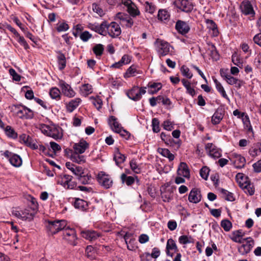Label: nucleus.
<instances>
[{
  "label": "nucleus",
  "instance_id": "nucleus-1",
  "mask_svg": "<svg viewBox=\"0 0 261 261\" xmlns=\"http://www.w3.org/2000/svg\"><path fill=\"white\" fill-rule=\"evenodd\" d=\"M67 225V222L64 220L48 221L46 222V227L49 235H54L63 230Z\"/></svg>",
  "mask_w": 261,
  "mask_h": 261
},
{
  "label": "nucleus",
  "instance_id": "nucleus-2",
  "mask_svg": "<svg viewBox=\"0 0 261 261\" xmlns=\"http://www.w3.org/2000/svg\"><path fill=\"white\" fill-rule=\"evenodd\" d=\"M154 44L156 51L160 57H164L168 54L172 55L173 47L167 42L157 39Z\"/></svg>",
  "mask_w": 261,
  "mask_h": 261
},
{
  "label": "nucleus",
  "instance_id": "nucleus-3",
  "mask_svg": "<svg viewBox=\"0 0 261 261\" xmlns=\"http://www.w3.org/2000/svg\"><path fill=\"white\" fill-rule=\"evenodd\" d=\"M106 36L109 35L112 38H116L121 34V28L116 22L113 21L109 23L106 21Z\"/></svg>",
  "mask_w": 261,
  "mask_h": 261
},
{
  "label": "nucleus",
  "instance_id": "nucleus-4",
  "mask_svg": "<svg viewBox=\"0 0 261 261\" xmlns=\"http://www.w3.org/2000/svg\"><path fill=\"white\" fill-rule=\"evenodd\" d=\"M2 154L9 159L10 163L13 166L19 167L21 166L22 160L19 155L16 154H13L8 150H6L2 153Z\"/></svg>",
  "mask_w": 261,
  "mask_h": 261
},
{
  "label": "nucleus",
  "instance_id": "nucleus-5",
  "mask_svg": "<svg viewBox=\"0 0 261 261\" xmlns=\"http://www.w3.org/2000/svg\"><path fill=\"white\" fill-rule=\"evenodd\" d=\"M97 180L99 184L106 189L110 188L113 185V180L111 177L102 171L98 174Z\"/></svg>",
  "mask_w": 261,
  "mask_h": 261
},
{
  "label": "nucleus",
  "instance_id": "nucleus-6",
  "mask_svg": "<svg viewBox=\"0 0 261 261\" xmlns=\"http://www.w3.org/2000/svg\"><path fill=\"white\" fill-rule=\"evenodd\" d=\"M106 21H103L100 24L97 23H89L88 25V28L102 36H106Z\"/></svg>",
  "mask_w": 261,
  "mask_h": 261
},
{
  "label": "nucleus",
  "instance_id": "nucleus-7",
  "mask_svg": "<svg viewBox=\"0 0 261 261\" xmlns=\"http://www.w3.org/2000/svg\"><path fill=\"white\" fill-rule=\"evenodd\" d=\"M244 243L239 248V251L242 254L249 252L254 245V241L251 238L244 239Z\"/></svg>",
  "mask_w": 261,
  "mask_h": 261
},
{
  "label": "nucleus",
  "instance_id": "nucleus-8",
  "mask_svg": "<svg viewBox=\"0 0 261 261\" xmlns=\"http://www.w3.org/2000/svg\"><path fill=\"white\" fill-rule=\"evenodd\" d=\"M230 160L237 168H241L244 167L246 160L244 157L240 154L233 153L230 155Z\"/></svg>",
  "mask_w": 261,
  "mask_h": 261
},
{
  "label": "nucleus",
  "instance_id": "nucleus-9",
  "mask_svg": "<svg viewBox=\"0 0 261 261\" xmlns=\"http://www.w3.org/2000/svg\"><path fill=\"white\" fill-rule=\"evenodd\" d=\"M59 86L61 89L62 93L66 96L71 98L75 95V92L71 88L70 85L67 84L63 81L59 82Z\"/></svg>",
  "mask_w": 261,
  "mask_h": 261
},
{
  "label": "nucleus",
  "instance_id": "nucleus-10",
  "mask_svg": "<svg viewBox=\"0 0 261 261\" xmlns=\"http://www.w3.org/2000/svg\"><path fill=\"white\" fill-rule=\"evenodd\" d=\"M175 3L177 7L182 11L189 13L193 9V5L188 0H176Z\"/></svg>",
  "mask_w": 261,
  "mask_h": 261
},
{
  "label": "nucleus",
  "instance_id": "nucleus-11",
  "mask_svg": "<svg viewBox=\"0 0 261 261\" xmlns=\"http://www.w3.org/2000/svg\"><path fill=\"white\" fill-rule=\"evenodd\" d=\"M208 155L214 159H218L221 156V151L212 143H207L205 146Z\"/></svg>",
  "mask_w": 261,
  "mask_h": 261
},
{
  "label": "nucleus",
  "instance_id": "nucleus-12",
  "mask_svg": "<svg viewBox=\"0 0 261 261\" xmlns=\"http://www.w3.org/2000/svg\"><path fill=\"white\" fill-rule=\"evenodd\" d=\"M64 239L70 243L74 245L75 241L76 240V233L74 229L68 227H65L63 229Z\"/></svg>",
  "mask_w": 261,
  "mask_h": 261
},
{
  "label": "nucleus",
  "instance_id": "nucleus-13",
  "mask_svg": "<svg viewBox=\"0 0 261 261\" xmlns=\"http://www.w3.org/2000/svg\"><path fill=\"white\" fill-rule=\"evenodd\" d=\"M66 167L74 174L76 178L85 173V169L82 167L76 166L70 162L66 163Z\"/></svg>",
  "mask_w": 261,
  "mask_h": 261
},
{
  "label": "nucleus",
  "instance_id": "nucleus-14",
  "mask_svg": "<svg viewBox=\"0 0 261 261\" xmlns=\"http://www.w3.org/2000/svg\"><path fill=\"white\" fill-rule=\"evenodd\" d=\"M201 194L200 190L197 188L192 189L189 195V201L193 203H197L201 201Z\"/></svg>",
  "mask_w": 261,
  "mask_h": 261
},
{
  "label": "nucleus",
  "instance_id": "nucleus-15",
  "mask_svg": "<svg viewBox=\"0 0 261 261\" xmlns=\"http://www.w3.org/2000/svg\"><path fill=\"white\" fill-rule=\"evenodd\" d=\"M44 129L47 136L52 137L57 140L61 139L62 137V134L59 132V129L54 126H45Z\"/></svg>",
  "mask_w": 261,
  "mask_h": 261
},
{
  "label": "nucleus",
  "instance_id": "nucleus-16",
  "mask_svg": "<svg viewBox=\"0 0 261 261\" xmlns=\"http://www.w3.org/2000/svg\"><path fill=\"white\" fill-rule=\"evenodd\" d=\"M240 8L242 13L245 15H251L253 16L255 14L251 4L250 2L248 1H243L240 5Z\"/></svg>",
  "mask_w": 261,
  "mask_h": 261
},
{
  "label": "nucleus",
  "instance_id": "nucleus-17",
  "mask_svg": "<svg viewBox=\"0 0 261 261\" xmlns=\"http://www.w3.org/2000/svg\"><path fill=\"white\" fill-rule=\"evenodd\" d=\"M82 237L90 241L97 240L101 236V233L94 230H86L82 232Z\"/></svg>",
  "mask_w": 261,
  "mask_h": 261
},
{
  "label": "nucleus",
  "instance_id": "nucleus-18",
  "mask_svg": "<svg viewBox=\"0 0 261 261\" xmlns=\"http://www.w3.org/2000/svg\"><path fill=\"white\" fill-rule=\"evenodd\" d=\"M175 28L177 32L182 35L186 34L190 30L189 24L187 22L180 20L176 22Z\"/></svg>",
  "mask_w": 261,
  "mask_h": 261
},
{
  "label": "nucleus",
  "instance_id": "nucleus-19",
  "mask_svg": "<svg viewBox=\"0 0 261 261\" xmlns=\"http://www.w3.org/2000/svg\"><path fill=\"white\" fill-rule=\"evenodd\" d=\"M89 147V144L84 140H81L79 142L75 143L73 148L75 152L83 153Z\"/></svg>",
  "mask_w": 261,
  "mask_h": 261
},
{
  "label": "nucleus",
  "instance_id": "nucleus-20",
  "mask_svg": "<svg viewBox=\"0 0 261 261\" xmlns=\"http://www.w3.org/2000/svg\"><path fill=\"white\" fill-rule=\"evenodd\" d=\"M177 174L186 178L190 177L189 169L186 163L184 162L180 163L177 170Z\"/></svg>",
  "mask_w": 261,
  "mask_h": 261
},
{
  "label": "nucleus",
  "instance_id": "nucleus-21",
  "mask_svg": "<svg viewBox=\"0 0 261 261\" xmlns=\"http://www.w3.org/2000/svg\"><path fill=\"white\" fill-rule=\"evenodd\" d=\"M108 123L111 129L116 133H117L122 127L117 121V119L113 116H111L109 118Z\"/></svg>",
  "mask_w": 261,
  "mask_h": 261
},
{
  "label": "nucleus",
  "instance_id": "nucleus-22",
  "mask_svg": "<svg viewBox=\"0 0 261 261\" xmlns=\"http://www.w3.org/2000/svg\"><path fill=\"white\" fill-rule=\"evenodd\" d=\"M19 140L21 143H23L33 149H36V144L32 142V138L26 134H22L19 136Z\"/></svg>",
  "mask_w": 261,
  "mask_h": 261
},
{
  "label": "nucleus",
  "instance_id": "nucleus-23",
  "mask_svg": "<svg viewBox=\"0 0 261 261\" xmlns=\"http://www.w3.org/2000/svg\"><path fill=\"white\" fill-rule=\"evenodd\" d=\"M139 94L140 92L138 87H134L127 92V96L134 101H138L141 99Z\"/></svg>",
  "mask_w": 261,
  "mask_h": 261
},
{
  "label": "nucleus",
  "instance_id": "nucleus-24",
  "mask_svg": "<svg viewBox=\"0 0 261 261\" xmlns=\"http://www.w3.org/2000/svg\"><path fill=\"white\" fill-rule=\"evenodd\" d=\"M81 101L82 100L80 98L72 99L66 104L67 111L69 113L73 112L79 106Z\"/></svg>",
  "mask_w": 261,
  "mask_h": 261
},
{
  "label": "nucleus",
  "instance_id": "nucleus-25",
  "mask_svg": "<svg viewBox=\"0 0 261 261\" xmlns=\"http://www.w3.org/2000/svg\"><path fill=\"white\" fill-rule=\"evenodd\" d=\"M207 53L210 56H211L213 59L216 61L219 60V55L215 46L214 44L212 43L207 44Z\"/></svg>",
  "mask_w": 261,
  "mask_h": 261
},
{
  "label": "nucleus",
  "instance_id": "nucleus-26",
  "mask_svg": "<svg viewBox=\"0 0 261 261\" xmlns=\"http://www.w3.org/2000/svg\"><path fill=\"white\" fill-rule=\"evenodd\" d=\"M225 81L229 85H234L235 87L237 88H240L244 84L242 81L236 79L230 75L226 76Z\"/></svg>",
  "mask_w": 261,
  "mask_h": 261
},
{
  "label": "nucleus",
  "instance_id": "nucleus-27",
  "mask_svg": "<svg viewBox=\"0 0 261 261\" xmlns=\"http://www.w3.org/2000/svg\"><path fill=\"white\" fill-rule=\"evenodd\" d=\"M58 55L57 56V61L59 65V69L61 70L64 69L66 66V60L64 54L61 51L57 52Z\"/></svg>",
  "mask_w": 261,
  "mask_h": 261
},
{
  "label": "nucleus",
  "instance_id": "nucleus-28",
  "mask_svg": "<svg viewBox=\"0 0 261 261\" xmlns=\"http://www.w3.org/2000/svg\"><path fill=\"white\" fill-rule=\"evenodd\" d=\"M140 73V72L137 69V67L135 65H133L127 69L126 71L124 74V77L125 79H127L132 76H135Z\"/></svg>",
  "mask_w": 261,
  "mask_h": 261
},
{
  "label": "nucleus",
  "instance_id": "nucleus-29",
  "mask_svg": "<svg viewBox=\"0 0 261 261\" xmlns=\"http://www.w3.org/2000/svg\"><path fill=\"white\" fill-rule=\"evenodd\" d=\"M80 153L75 152L71 153L70 159L74 163L81 164L86 162L85 156L83 155H81Z\"/></svg>",
  "mask_w": 261,
  "mask_h": 261
},
{
  "label": "nucleus",
  "instance_id": "nucleus-30",
  "mask_svg": "<svg viewBox=\"0 0 261 261\" xmlns=\"http://www.w3.org/2000/svg\"><path fill=\"white\" fill-rule=\"evenodd\" d=\"M241 188L244 190L246 194L250 196H252L254 194L255 188L253 184L251 183L250 181L246 182V184Z\"/></svg>",
  "mask_w": 261,
  "mask_h": 261
},
{
  "label": "nucleus",
  "instance_id": "nucleus-31",
  "mask_svg": "<svg viewBox=\"0 0 261 261\" xmlns=\"http://www.w3.org/2000/svg\"><path fill=\"white\" fill-rule=\"evenodd\" d=\"M79 183L83 185H88L91 182L92 177L90 174L85 172L84 174L81 175L79 177H77Z\"/></svg>",
  "mask_w": 261,
  "mask_h": 261
},
{
  "label": "nucleus",
  "instance_id": "nucleus-32",
  "mask_svg": "<svg viewBox=\"0 0 261 261\" xmlns=\"http://www.w3.org/2000/svg\"><path fill=\"white\" fill-rule=\"evenodd\" d=\"M223 117V114L222 110L218 109L212 117V122L214 124H219Z\"/></svg>",
  "mask_w": 261,
  "mask_h": 261
},
{
  "label": "nucleus",
  "instance_id": "nucleus-33",
  "mask_svg": "<svg viewBox=\"0 0 261 261\" xmlns=\"http://www.w3.org/2000/svg\"><path fill=\"white\" fill-rule=\"evenodd\" d=\"M114 160L115 161L116 164L119 166L120 164L123 163L126 159L124 154H122L119 150L117 149L114 154Z\"/></svg>",
  "mask_w": 261,
  "mask_h": 261
},
{
  "label": "nucleus",
  "instance_id": "nucleus-34",
  "mask_svg": "<svg viewBox=\"0 0 261 261\" xmlns=\"http://www.w3.org/2000/svg\"><path fill=\"white\" fill-rule=\"evenodd\" d=\"M74 206L82 211H86L88 208V202L83 199L76 198L74 201Z\"/></svg>",
  "mask_w": 261,
  "mask_h": 261
},
{
  "label": "nucleus",
  "instance_id": "nucleus-35",
  "mask_svg": "<svg viewBox=\"0 0 261 261\" xmlns=\"http://www.w3.org/2000/svg\"><path fill=\"white\" fill-rule=\"evenodd\" d=\"M148 87L149 88L148 92L150 94H154L162 88V85L160 83H149Z\"/></svg>",
  "mask_w": 261,
  "mask_h": 261
},
{
  "label": "nucleus",
  "instance_id": "nucleus-36",
  "mask_svg": "<svg viewBox=\"0 0 261 261\" xmlns=\"http://www.w3.org/2000/svg\"><path fill=\"white\" fill-rule=\"evenodd\" d=\"M170 250H173L174 251L177 250L175 242L172 239H170L167 241L166 245V253L168 255L172 256V254H170Z\"/></svg>",
  "mask_w": 261,
  "mask_h": 261
},
{
  "label": "nucleus",
  "instance_id": "nucleus-37",
  "mask_svg": "<svg viewBox=\"0 0 261 261\" xmlns=\"http://www.w3.org/2000/svg\"><path fill=\"white\" fill-rule=\"evenodd\" d=\"M236 179L240 187L250 181L247 176L241 173H239L236 175Z\"/></svg>",
  "mask_w": 261,
  "mask_h": 261
},
{
  "label": "nucleus",
  "instance_id": "nucleus-38",
  "mask_svg": "<svg viewBox=\"0 0 261 261\" xmlns=\"http://www.w3.org/2000/svg\"><path fill=\"white\" fill-rule=\"evenodd\" d=\"M80 91L82 95L87 96L92 93V87L89 84H85L81 86Z\"/></svg>",
  "mask_w": 261,
  "mask_h": 261
},
{
  "label": "nucleus",
  "instance_id": "nucleus-39",
  "mask_svg": "<svg viewBox=\"0 0 261 261\" xmlns=\"http://www.w3.org/2000/svg\"><path fill=\"white\" fill-rule=\"evenodd\" d=\"M213 81L216 85L217 90L221 93L224 98L229 100V98L221 84L215 77H213Z\"/></svg>",
  "mask_w": 261,
  "mask_h": 261
},
{
  "label": "nucleus",
  "instance_id": "nucleus-40",
  "mask_svg": "<svg viewBox=\"0 0 261 261\" xmlns=\"http://www.w3.org/2000/svg\"><path fill=\"white\" fill-rule=\"evenodd\" d=\"M181 82L187 90V93L193 97L195 94V90L191 87V83L186 79L181 80Z\"/></svg>",
  "mask_w": 261,
  "mask_h": 261
},
{
  "label": "nucleus",
  "instance_id": "nucleus-41",
  "mask_svg": "<svg viewBox=\"0 0 261 261\" xmlns=\"http://www.w3.org/2000/svg\"><path fill=\"white\" fill-rule=\"evenodd\" d=\"M25 106H14V111H16L15 114L20 118H24Z\"/></svg>",
  "mask_w": 261,
  "mask_h": 261
},
{
  "label": "nucleus",
  "instance_id": "nucleus-42",
  "mask_svg": "<svg viewBox=\"0 0 261 261\" xmlns=\"http://www.w3.org/2000/svg\"><path fill=\"white\" fill-rule=\"evenodd\" d=\"M127 12L130 16L134 17L140 14L138 8L134 3L127 8Z\"/></svg>",
  "mask_w": 261,
  "mask_h": 261
},
{
  "label": "nucleus",
  "instance_id": "nucleus-43",
  "mask_svg": "<svg viewBox=\"0 0 261 261\" xmlns=\"http://www.w3.org/2000/svg\"><path fill=\"white\" fill-rule=\"evenodd\" d=\"M160 254V251L157 248H154L152 249L151 254H150L149 253H145L144 254L141 256V261H144V257H147L151 255V256L153 258H157Z\"/></svg>",
  "mask_w": 261,
  "mask_h": 261
},
{
  "label": "nucleus",
  "instance_id": "nucleus-44",
  "mask_svg": "<svg viewBox=\"0 0 261 261\" xmlns=\"http://www.w3.org/2000/svg\"><path fill=\"white\" fill-rule=\"evenodd\" d=\"M206 22L207 24V27L213 31V35L216 36H218L219 33L215 22L210 19H207Z\"/></svg>",
  "mask_w": 261,
  "mask_h": 261
},
{
  "label": "nucleus",
  "instance_id": "nucleus-45",
  "mask_svg": "<svg viewBox=\"0 0 261 261\" xmlns=\"http://www.w3.org/2000/svg\"><path fill=\"white\" fill-rule=\"evenodd\" d=\"M5 132L9 138L16 139L17 137V133L11 126H7L5 128Z\"/></svg>",
  "mask_w": 261,
  "mask_h": 261
},
{
  "label": "nucleus",
  "instance_id": "nucleus-46",
  "mask_svg": "<svg viewBox=\"0 0 261 261\" xmlns=\"http://www.w3.org/2000/svg\"><path fill=\"white\" fill-rule=\"evenodd\" d=\"M159 152L164 157L167 158L170 161H172L174 159V155L168 149L161 148L159 149Z\"/></svg>",
  "mask_w": 261,
  "mask_h": 261
},
{
  "label": "nucleus",
  "instance_id": "nucleus-47",
  "mask_svg": "<svg viewBox=\"0 0 261 261\" xmlns=\"http://www.w3.org/2000/svg\"><path fill=\"white\" fill-rule=\"evenodd\" d=\"M70 179H72V176L71 175L65 174L63 176H61V177L58 180V184L63 186L65 188H66L68 181Z\"/></svg>",
  "mask_w": 261,
  "mask_h": 261
},
{
  "label": "nucleus",
  "instance_id": "nucleus-48",
  "mask_svg": "<svg viewBox=\"0 0 261 261\" xmlns=\"http://www.w3.org/2000/svg\"><path fill=\"white\" fill-rule=\"evenodd\" d=\"M121 179L123 183L125 182L127 186H130L135 182V178L132 176H127L126 174L123 173L121 175Z\"/></svg>",
  "mask_w": 261,
  "mask_h": 261
},
{
  "label": "nucleus",
  "instance_id": "nucleus-49",
  "mask_svg": "<svg viewBox=\"0 0 261 261\" xmlns=\"http://www.w3.org/2000/svg\"><path fill=\"white\" fill-rule=\"evenodd\" d=\"M93 51L97 57H100L103 54L104 46L101 44H97L93 47Z\"/></svg>",
  "mask_w": 261,
  "mask_h": 261
},
{
  "label": "nucleus",
  "instance_id": "nucleus-50",
  "mask_svg": "<svg viewBox=\"0 0 261 261\" xmlns=\"http://www.w3.org/2000/svg\"><path fill=\"white\" fill-rule=\"evenodd\" d=\"M33 218V215L29 212V210L21 211V219L22 220L31 221Z\"/></svg>",
  "mask_w": 261,
  "mask_h": 261
},
{
  "label": "nucleus",
  "instance_id": "nucleus-51",
  "mask_svg": "<svg viewBox=\"0 0 261 261\" xmlns=\"http://www.w3.org/2000/svg\"><path fill=\"white\" fill-rule=\"evenodd\" d=\"M49 95L53 99H59L60 98V91L57 88H52L50 90Z\"/></svg>",
  "mask_w": 261,
  "mask_h": 261
},
{
  "label": "nucleus",
  "instance_id": "nucleus-52",
  "mask_svg": "<svg viewBox=\"0 0 261 261\" xmlns=\"http://www.w3.org/2000/svg\"><path fill=\"white\" fill-rule=\"evenodd\" d=\"M221 193L223 194L225 199L226 200L233 201L234 200V198L233 196L232 193L227 191V190L222 189L221 190Z\"/></svg>",
  "mask_w": 261,
  "mask_h": 261
},
{
  "label": "nucleus",
  "instance_id": "nucleus-53",
  "mask_svg": "<svg viewBox=\"0 0 261 261\" xmlns=\"http://www.w3.org/2000/svg\"><path fill=\"white\" fill-rule=\"evenodd\" d=\"M158 18L161 20H165L170 16L169 13L165 10H160L158 12Z\"/></svg>",
  "mask_w": 261,
  "mask_h": 261
},
{
  "label": "nucleus",
  "instance_id": "nucleus-54",
  "mask_svg": "<svg viewBox=\"0 0 261 261\" xmlns=\"http://www.w3.org/2000/svg\"><path fill=\"white\" fill-rule=\"evenodd\" d=\"M241 117L244 125L248 130L252 129L251 123L248 116L245 115L244 113L241 114Z\"/></svg>",
  "mask_w": 261,
  "mask_h": 261
},
{
  "label": "nucleus",
  "instance_id": "nucleus-55",
  "mask_svg": "<svg viewBox=\"0 0 261 261\" xmlns=\"http://www.w3.org/2000/svg\"><path fill=\"white\" fill-rule=\"evenodd\" d=\"M145 5V10L147 12H148L150 14H153L155 12L156 10V7L155 5H153L152 3L146 2Z\"/></svg>",
  "mask_w": 261,
  "mask_h": 261
},
{
  "label": "nucleus",
  "instance_id": "nucleus-56",
  "mask_svg": "<svg viewBox=\"0 0 261 261\" xmlns=\"http://www.w3.org/2000/svg\"><path fill=\"white\" fill-rule=\"evenodd\" d=\"M221 226L224 230L228 231L231 229L232 227V224L230 221L225 219L221 221Z\"/></svg>",
  "mask_w": 261,
  "mask_h": 261
},
{
  "label": "nucleus",
  "instance_id": "nucleus-57",
  "mask_svg": "<svg viewBox=\"0 0 261 261\" xmlns=\"http://www.w3.org/2000/svg\"><path fill=\"white\" fill-rule=\"evenodd\" d=\"M181 72L184 76L188 79H191L193 76L192 73L190 71L189 68L185 65L181 67Z\"/></svg>",
  "mask_w": 261,
  "mask_h": 261
},
{
  "label": "nucleus",
  "instance_id": "nucleus-58",
  "mask_svg": "<svg viewBox=\"0 0 261 261\" xmlns=\"http://www.w3.org/2000/svg\"><path fill=\"white\" fill-rule=\"evenodd\" d=\"M132 170L136 173H139L141 172L140 168L138 167L136 161L132 160L129 163Z\"/></svg>",
  "mask_w": 261,
  "mask_h": 261
},
{
  "label": "nucleus",
  "instance_id": "nucleus-59",
  "mask_svg": "<svg viewBox=\"0 0 261 261\" xmlns=\"http://www.w3.org/2000/svg\"><path fill=\"white\" fill-rule=\"evenodd\" d=\"M92 37V34L87 31L82 32L80 35V39L84 42H87Z\"/></svg>",
  "mask_w": 261,
  "mask_h": 261
},
{
  "label": "nucleus",
  "instance_id": "nucleus-60",
  "mask_svg": "<svg viewBox=\"0 0 261 261\" xmlns=\"http://www.w3.org/2000/svg\"><path fill=\"white\" fill-rule=\"evenodd\" d=\"M92 9L93 11L96 13L100 16H102L105 14L103 10L96 4H92Z\"/></svg>",
  "mask_w": 261,
  "mask_h": 261
},
{
  "label": "nucleus",
  "instance_id": "nucleus-61",
  "mask_svg": "<svg viewBox=\"0 0 261 261\" xmlns=\"http://www.w3.org/2000/svg\"><path fill=\"white\" fill-rule=\"evenodd\" d=\"M232 62L234 65L239 67L242 66L243 63L236 53L233 54L232 56Z\"/></svg>",
  "mask_w": 261,
  "mask_h": 261
},
{
  "label": "nucleus",
  "instance_id": "nucleus-62",
  "mask_svg": "<svg viewBox=\"0 0 261 261\" xmlns=\"http://www.w3.org/2000/svg\"><path fill=\"white\" fill-rule=\"evenodd\" d=\"M159 120L156 118H154L152 120V130L154 133H158L160 129L159 126Z\"/></svg>",
  "mask_w": 261,
  "mask_h": 261
},
{
  "label": "nucleus",
  "instance_id": "nucleus-63",
  "mask_svg": "<svg viewBox=\"0 0 261 261\" xmlns=\"http://www.w3.org/2000/svg\"><path fill=\"white\" fill-rule=\"evenodd\" d=\"M128 16L123 13H118L115 16L116 20H120V23L122 24Z\"/></svg>",
  "mask_w": 261,
  "mask_h": 261
},
{
  "label": "nucleus",
  "instance_id": "nucleus-64",
  "mask_svg": "<svg viewBox=\"0 0 261 261\" xmlns=\"http://www.w3.org/2000/svg\"><path fill=\"white\" fill-rule=\"evenodd\" d=\"M209 171H210V170L207 167H202L200 171V175L201 177L202 178L206 180L208 177Z\"/></svg>",
  "mask_w": 261,
  "mask_h": 261
}]
</instances>
